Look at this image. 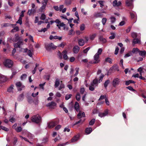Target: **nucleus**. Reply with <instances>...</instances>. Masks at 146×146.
I'll return each mask as SVG.
<instances>
[{
  "label": "nucleus",
  "instance_id": "nucleus-1",
  "mask_svg": "<svg viewBox=\"0 0 146 146\" xmlns=\"http://www.w3.org/2000/svg\"><path fill=\"white\" fill-rule=\"evenodd\" d=\"M102 52V49L101 48H99L97 52L94 56V59L95 61L93 63L91 62L90 63L94 64L99 63L100 61V60L99 59L100 55L101 54Z\"/></svg>",
  "mask_w": 146,
  "mask_h": 146
},
{
  "label": "nucleus",
  "instance_id": "nucleus-2",
  "mask_svg": "<svg viewBox=\"0 0 146 146\" xmlns=\"http://www.w3.org/2000/svg\"><path fill=\"white\" fill-rule=\"evenodd\" d=\"M31 121L37 124H39L41 122V118L38 114L33 115L31 118Z\"/></svg>",
  "mask_w": 146,
  "mask_h": 146
},
{
  "label": "nucleus",
  "instance_id": "nucleus-3",
  "mask_svg": "<svg viewBox=\"0 0 146 146\" xmlns=\"http://www.w3.org/2000/svg\"><path fill=\"white\" fill-rule=\"evenodd\" d=\"M98 86V81L97 79H95L93 80L89 86V89L90 90L93 91L95 88Z\"/></svg>",
  "mask_w": 146,
  "mask_h": 146
},
{
  "label": "nucleus",
  "instance_id": "nucleus-4",
  "mask_svg": "<svg viewBox=\"0 0 146 146\" xmlns=\"http://www.w3.org/2000/svg\"><path fill=\"white\" fill-rule=\"evenodd\" d=\"M45 47L46 49L48 51H49L51 49H55L57 48L56 46H54L53 44L50 43L49 44L45 43Z\"/></svg>",
  "mask_w": 146,
  "mask_h": 146
},
{
  "label": "nucleus",
  "instance_id": "nucleus-5",
  "mask_svg": "<svg viewBox=\"0 0 146 146\" xmlns=\"http://www.w3.org/2000/svg\"><path fill=\"white\" fill-rule=\"evenodd\" d=\"M4 64L5 66L8 68H11L13 65V62L11 60L7 59L4 60Z\"/></svg>",
  "mask_w": 146,
  "mask_h": 146
},
{
  "label": "nucleus",
  "instance_id": "nucleus-6",
  "mask_svg": "<svg viewBox=\"0 0 146 146\" xmlns=\"http://www.w3.org/2000/svg\"><path fill=\"white\" fill-rule=\"evenodd\" d=\"M55 23L57 24L56 26L59 29H60L61 27H64V29L65 30L66 28L64 26L65 24L63 22H61L58 19H56L55 21Z\"/></svg>",
  "mask_w": 146,
  "mask_h": 146
},
{
  "label": "nucleus",
  "instance_id": "nucleus-7",
  "mask_svg": "<svg viewBox=\"0 0 146 146\" xmlns=\"http://www.w3.org/2000/svg\"><path fill=\"white\" fill-rule=\"evenodd\" d=\"M120 82V79L118 78H114L112 82V85L114 87H116L118 85Z\"/></svg>",
  "mask_w": 146,
  "mask_h": 146
},
{
  "label": "nucleus",
  "instance_id": "nucleus-8",
  "mask_svg": "<svg viewBox=\"0 0 146 146\" xmlns=\"http://www.w3.org/2000/svg\"><path fill=\"white\" fill-rule=\"evenodd\" d=\"M56 105V103L54 102H51L46 105V106L51 109L54 108Z\"/></svg>",
  "mask_w": 146,
  "mask_h": 146
},
{
  "label": "nucleus",
  "instance_id": "nucleus-9",
  "mask_svg": "<svg viewBox=\"0 0 146 146\" xmlns=\"http://www.w3.org/2000/svg\"><path fill=\"white\" fill-rule=\"evenodd\" d=\"M133 0H127L125 3L126 5L129 7H130V8L131 9L133 7Z\"/></svg>",
  "mask_w": 146,
  "mask_h": 146
},
{
  "label": "nucleus",
  "instance_id": "nucleus-10",
  "mask_svg": "<svg viewBox=\"0 0 146 146\" xmlns=\"http://www.w3.org/2000/svg\"><path fill=\"white\" fill-rule=\"evenodd\" d=\"M16 85L17 88L18 90L19 91L22 90V89L25 87L23 85L21 82H17Z\"/></svg>",
  "mask_w": 146,
  "mask_h": 146
},
{
  "label": "nucleus",
  "instance_id": "nucleus-11",
  "mask_svg": "<svg viewBox=\"0 0 146 146\" xmlns=\"http://www.w3.org/2000/svg\"><path fill=\"white\" fill-rule=\"evenodd\" d=\"M23 44L22 40H20L16 43L14 44V46L15 48H20L21 45H23Z\"/></svg>",
  "mask_w": 146,
  "mask_h": 146
},
{
  "label": "nucleus",
  "instance_id": "nucleus-12",
  "mask_svg": "<svg viewBox=\"0 0 146 146\" xmlns=\"http://www.w3.org/2000/svg\"><path fill=\"white\" fill-rule=\"evenodd\" d=\"M113 5L114 7H118L120 6L121 5V3L120 1L117 2L116 0H114L113 2Z\"/></svg>",
  "mask_w": 146,
  "mask_h": 146
},
{
  "label": "nucleus",
  "instance_id": "nucleus-13",
  "mask_svg": "<svg viewBox=\"0 0 146 146\" xmlns=\"http://www.w3.org/2000/svg\"><path fill=\"white\" fill-rule=\"evenodd\" d=\"M7 80L6 77L1 74H0V83L5 82Z\"/></svg>",
  "mask_w": 146,
  "mask_h": 146
},
{
  "label": "nucleus",
  "instance_id": "nucleus-14",
  "mask_svg": "<svg viewBox=\"0 0 146 146\" xmlns=\"http://www.w3.org/2000/svg\"><path fill=\"white\" fill-rule=\"evenodd\" d=\"M23 134H25V135H26L29 139H32L33 137V135L27 131H23Z\"/></svg>",
  "mask_w": 146,
  "mask_h": 146
},
{
  "label": "nucleus",
  "instance_id": "nucleus-15",
  "mask_svg": "<svg viewBox=\"0 0 146 146\" xmlns=\"http://www.w3.org/2000/svg\"><path fill=\"white\" fill-rule=\"evenodd\" d=\"M20 40H21V37H19L18 34H15L14 38L13 39V41L15 42Z\"/></svg>",
  "mask_w": 146,
  "mask_h": 146
},
{
  "label": "nucleus",
  "instance_id": "nucleus-16",
  "mask_svg": "<svg viewBox=\"0 0 146 146\" xmlns=\"http://www.w3.org/2000/svg\"><path fill=\"white\" fill-rule=\"evenodd\" d=\"M108 113V110L106 109L104 113H99L98 116L101 117H102L106 116Z\"/></svg>",
  "mask_w": 146,
  "mask_h": 146
},
{
  "label": "nucleus",
  "instance_id": "nucleus-17",
  "mask_svg": "<svg viewBox=\"0 0 146 146\" xmlns=\"http://www.w3.org/2000/svg\"><path fill=\"white\" fill-rule=\"evenodd\" d=\"M80 49V47L78 46H75L73 48V50L75 54L77 53Z\"/></svg>",
  "mask_w": 146,
  "mask_h": 146
},
{
  "label": "nucleus",
  "instance_id": "nucleus-18",
  "mask_svg": "<svg viewBox=\"0 0 146 146\" xmlns=\"http://www.w3.org/2000/svg\"><path fill=\"white\" fill-rule=\"evenodd\" d=\"M56 124L55 122L51 121L48 123V126L49 128H51L54 127Z\"/></svg>",
  "mask_w": 146,
  "mask_h": 146
},
{
  "label": "nucleus",
  "instance_id": "nucleus-19",
  "mask_svg": "<svg viewBox=\"0 0 146 146\" xmlns=\"http://www.w3.org/2000/svg\"><path fill=\"white\" fill-rule=\"evenodd\" d=\"M130 15L132 19H136L137 16L136 13L133 11H131L130 12Z\"/></svg>",
  "mask_w": 146,
  "mask_h": 146
},
{
  "label": "nucleus",
  "instance_id": "nucleus-20",
  "mask_svg": "<svg viewBox=\"0 0 146 146\" xmlns=\"http://www.w3.org/2000/svg\"><path fill=\"white\" fill-rule=\"evenodd\" d=\"M62 54L63 55V57L64 59L65 60L68 59V57L67 55V51L66 50H64L62 52Z\"/></svg>",
  "mask_w": 146,
  "mask_h": 146
},
{
  "label": "nucleus",
  "instance_id": "nucleus-21",
  "mask_svg": "<svg viewBox=\"0 0 146 146\" xmlns=\"http://www.w3.org/2000/svg\"><path fill=\"white\" fill-rule=\"evenodd\" d=\"M49 38L51 40L53 39H58L59 40H60L62 38V37H58L56 36H53L51 35L50 36Z\"/></svg>",
  "mask_w": 146,
  "mask_h": 146
},
{
  "label": "nucleus",
  "instance_id": "nucleus-22",
  "mask_svg": "<svg viewBox=\"0 0 146 146\" xmlns=\"http://www.w3.org/2000/svg\"><path fill=\"white\" fill-rule=\"evenodd\" d=\"M78 117V118H80L82 117H85V114L84 112H82L81 111H79L78 114L77 115Z\"/></svg>",
  "mask_w": 146,
  "mask_h": 146
},
{
  "label": "nucleus",
  "instance_id": "nucleus-23",
  "mask_svg": "<svg viewBox=\"0 0 146 146\" xmlns=\"http://www.w3.org/2000/svg\"><path fill=\"white\" fill-rule=\"evenodd\" d=\"M78 43L80 46H83L85 44V41L83 39H80L78 40Z\"/></svg>",
  "mask_w": 146,
  "mask_h": 146
},
{
  "label": "nucleus",
  "instance_id": "nucleus-24",
  "mask_svg": "<svg viewBox=\"0 0 146 146\" xmlns=\"http://www.w3.org/2000/svg\"><path fill=\"white\" fill-rule=\"evenodd\" d=\"M74 107L75 109L77 111H79L80 107L79 104L77 102H75Z\"/></svg>",
  "mask_w": 146,
  "mask_h": 146
},
{
  "label": "nucleus",
  "instance_id": "nucleus-25",
  "mask_svg": "<svg viewBox=\"0 0 146 146\" xmlns=\"http://www.w3.org/2000/svg\"><path fill=\"white\" fill-rule=\"evenodd\" d=\"M139 54L140 55L143 57L146 56V52L145 51H139Z\"/></svg>",
  "mask_w": 146,
  "mask_h": 146
},
{
  "label": "nucleus",
  "instance_id": "nucleus-26",
  "mask_svg": "<svg viewBox=\"0 0 146 146\" xmlns=\"http://www.w3.org/2000/svg\"><path fill=\"white\" fill-rule=\"evenodd\" d=\"M92 131V129L91 127L87 128L85 130L86 133L87 134H90Z\"/></svg>",
  "mask_w": 146,
  "mask_h": 146
},
{
  "label": "nucleus",
  "instance_id": "nucleus-27",
  "mask_svg": "<svg viewBox=\"0 0 146 146\" xmlns=\"http://www.w3.org/2000/svg\"><path fill=\"white\" fill-rule=\"evenodd\" d=\"M79 136L78 135H76L74 136L71 139V142H73L77 141L79 139Z\"/></svg>",
  "mask_w": 146,
  "mask_h": 146
},
{
  "label": "nucleus",
  "instance_id": "nucleus-28",
  "mask_svg": "<svg viewBox=\"0 0 146 146\" xmlns=\"http://www.w3.org/2000/svg\"><path fill=\"white\" fill-rule=\"evenodd\" d=\"M14 86L13 85H11L7 89V91L8 92L11 93L13 92Z\"/></svg>",
  "mask_w": 146,
  "mask_h": 146
},
{
  "label": "nucleus",
  "instance_id": "nucleus-29",
  "mask_svg": "<svg viewBox=\"0 0 146 146\" xmlns=\"http://www.w3.org/2000/svg\"><path fill=\"white\" fill-rule=\"evenodd\" d=\"M60 80L58 79H57L55 82V84L54 85V87L55 88H56L60 84Z\"/></svg>",
  "mask_w": 146,
  "mask_h": 146
},
{
  "label": "nucleus",
  "instance_id": "nucleus-30",
  "mask_svg": "<svg viewBox=\"0 0 146 146\" xmlns=\"http://www.w3.org/2000/svg\"><path fill=\"white\" fill-rule=\"evenodd\" d=\"M140 40L139 39L135 38L133 39V44H135L137 43H139L140 42Z\"/></svg>",
  "mask_w": 146,
  "mask_h": 146
},
{
  "label": "nucleus",
  "instance_id": "nucleus-31",
  "mask_svg": "<svg viewBox=\"0 0 146 146\" xmlns=\"http://www.w3.org/2000/svg\"><path fill=\"white\" fill-rule=\"evenodd\" d=\"M24 98V96L23 94H20L18 98V100L19 101H21Z\"/></svg>",
  "mask_w": 146,
  "mask_h": 146
},
{
  "label": "nucleus",
  "instance_id": "nucleus-32",
  "mask_svg": "<svg viewBox=\"0 0 146 146\" xmlns=\"http://www.w3.org/2000/svg\"><path fill=\"white\" fill-rule=\"evenodd\" d=\"M110 21L112 23H113L116 21V18L113 16H111L110 18Z\"/></svg>",
  "mask_w": 146,
  "mask_h": 146
},
{
  "label": "nucleus",
  "instance_id": "nucleus-33",
  "mask_svg": "<svg viewBox=\"0 0 146 146\" xmlns=\"http://www.w3.org/2000/svg\"><path fill=\"white\" fill-rule=\"evenodd\" d=\"M35 11L36 10L35 8H32L31 9L29 10L28 13L30 15L31 13H34L35 12Z\"/></svg>",
  "mask_w": 146,
  "mask_h": 146
},
{
  "label": "nucleus",
  "instance_id": "nucleus-34",
  "mask_svg": "<svg viewBox=\"0 0 146 146\" xmlns=\"http://www.w3.org/2000/svg\"><path fill=\"white\" fill-rule=\"evenodd\" d=\"M94 17L97 18L99 17H101L102 16V15L99 13H95L94 14Z\"/></svg>",
  "mask_w": 146,
  "mask_h": 146
},
{
  "label": "nucleus",
  "instance_id": "nucleus-35",
  "mask_svg": "<svg viewBox=\"0 0 146 146\" xmlns=\"http://www.w3.org/2000/svg\"><path fill=\"white\" fill-rule=\"evenodd\" d=\"M96 36V34H94L90 36L89 38L91 40H93Z\"/></svg>",
  "mask_w": 146,
  "mask_h": 146
},
{
  "label": "nucleus",
  "instance_id": "nucleus-36",
  "mask_svg": "<svg viewBox=\"0 0 146 146\" xmlns=\"http://www.w3.org/2000/svg\"><path fill=\"white\" fill-rule=\"evenodd\" d=\"M99 39L100 41L104 43H105L106 42V39L104 38L102 36H100L99 37Z\"/></svg>",
  "mask_w": 146,
  "mask_h": 146
},
{
  "label": "nucleus",
  "instance_id": "nucleus-37",
  "mask_svg": "<svg viewBox=\"0 0 146 146\" xmlns=\"http://www.w3.org/2000/svg\"><path fill=\"white\" fill-rule=\"evenodd\" d=\"M134 81L132 80H129V81H126L125 82V85L127 86L130 83H134Z\"/></svg>",
  "mask_w": 146,
  "mask_h": 146
},
{
  "label": "nucleus",
  "instance_id": "nucleus-38",
  "mask_svg": "<svg viewBox=\"0 0 146 146\" xmlns=\"http://www.w3.org/2000/svg\"><path fill=\"white\" fill-rule=\"evenodd\" d=\"M76 100L78 101H79L80 99V96L79 94L78 93L77 94L76 96Z\"/></svg>",
  "mask_w": 146,
  "mask_h": 146
},
{
  "label": "nucleus",
  "instance_id": "nucleus-39",
  "mask_svg": "<svg viewBox=\"0 0 146 146\" xmlns=\"http://www.w3.org/2000/svg\"><path fill=\"white\" fill-rule=\"evenodd\" d=\"M19 29V27H15L13 29L11 30V32L14 33L18 31Z\"/></svg>",
  "mask_w": 146,
  "mask_h": 146
},
{
  "label": "nucleus",
  "instance_id": "nucleus-40",
  "mask_svg": "<svg viewBox=\"0 0 146 146\" xmlns=\"http://www.w3.org/2000/svg\"><path fill=\"white\" fill-rule=\"evenodd\" d=\"M95 121V119H93L89 122V124L90 125H93Z\"/></svg>",
  "mask_w": 146,
  "mask_h": 146
},
{
  "label": "nucleus",
  "instance_id": "nucleus-41",
  "mask_svg": "<svg viewBox=\"0 0 146 146\" xmlns=\"http://www.w3.org/2000/svg\"><path fill=\"white\" fill-rule=\"evenodd\" d=\"M104 1H98V3L100 4L101 7L102 8L104 6Z\"/></svg>",
  "mask_w": 146,
  "mask_h": 146
},
{
  "label": "nucleus",
  "instance_id": "nucleus-42",
  "mask_svg": "<svg viewBox=\"0 0 146 146\" xmlns=\"http://www.w3.org/2000/svg\"><path fill=\"white\" fill-rule=\"evenodd\" d=\"M15 130L17 132H19L22 131V128L21 127H18L15 128Z\"/></svg>",
  "mask_w": 146,
  "mask_h": 146
},
{
  "label": "nucleus",
  "instance_id": "nucleus-43",
  "mask_svg": "<svg viewBox=\"0 0 146 146\" xmlns=\"http://www.w3.org/2000/svg\"><path fill=\"white\" fill-rule=\"evenodd\" d=\"M111 36H110L109 37V38L110 39H114L115 38V34L114 33H111Z\"/></svg>",
  "mask_w": 146,
  "mask_h": 146
},
{
  "label": "nucleus",
  "instance_id": "nucleus-44",
  "mask_svg": "<svg viewBox=\"0 0 146 146\" xmlns=\"http://www.w3.org/2000/svg\"><path fill=\"white\" fill-rule=\"evenodd\" d=\"M48 0H43L42 2V5L46 7V5Z\"/></svg>",
  "mask_w": 146,
  "mask_h": 146
},
{
  "label": "nucleus",
  "instance_id": "nucleus-45",
  "mask_svg": "<svg viewBox=\"0 0 146 146\" xmlns=\"http://www.w3.org/2000/svg\"><path fill=\"white\" fill-rule=\"evenodd\" d=\"M72 96V95L71 94H66L65 96V99L67 100H68L71 98Z\"/></svg>",
  "mask_w": 146,
  "mask_h": 146
},
{
  "label": "nucleus",
  "instance_id": "nucleus-46",
  "mask_svg": "<svg viewBox=\"0 0 146 146\" xmlns=\"http://www.w3.org/2000/svg\"><path fill=\"white\" fill-rule=\"evenodd\" d=\"M107 21V19L106 18H103L102 21V23L103 25H104L105 24L106 21Z\"/></svg>",
  "mask_w": 146,
  "mask_h": 146
},
{
  "label": "nucleus",
  "instance_id": "nucleus-47",
  "mask_svg": "<svg viewBox=\"0 0 146 146\" xmlns=\"http://www.w3.org/2000/svg\"><path fill=\"white\" fill-rule=\"evenodd\" d=\"M132 55V53L131 52H129L128 53H127L124 56V57L125 58H126L127 57H128L129 56H130Z\"/></svg>",
  "mask_w": 146,
  "mask_h": 146
},
{
  "label": "nucleus",
  "instance_id": "nucleus-48",
  "mask_svg": "<svg viewBox=\"0 0 146 146\" xmlns=\"http://www.w3.org/2000/svg\"><path fill=\"white\" fill-rule=\"evenodd\" d=\"M60 17L62 19H64L66 20H68V19H67V17L65 15L62 14L60 16Z\"/></svg>",
  "mask_w": 146,
  "mask_h": 146
},
{
  "label": "nucleus",
  "instance_id": "nucleus-49",
  "mask_svg": "<svg viewBox=\"0 0 146 146\" xmlns=\"http://www.w3.org/2000/svg\"><path fill=\"white\" fill-rule=\"evenodd\" d=\"M0 128L5 131H8L9 130L8 128L3 126H1Z\"/></svg>",
  "mask_w": 146,
  "mask_h": 146
},
{
  "label": "nucleus",
  "instance_id": "nucleus-50",
  "mask_svg": "<svg viewBox=\"0 0 146 146\" xmlns=\"http://www.w3.org/2000/svg\"><path fill=\"white\" fill-rule=\"evenodd\" d=\"M131 36L133 38H136L137 36V34L136 33L133 32L132 33Z\"/></svg>",
  "mask_w": 146,
  "mask_h": 146
},
{
  "label": "nucleus",
  "instance_id": "nucleus-51",
  "mask_svg": "<svg viewBox=\"0 0 146 146\" xmlns=\"http://www.w3.org/2000/svg\"><path fill=\"white\" fill-rule=\"evenodd\" d=\"M48 141V138L47 137H45L43 138L42 141V143H45L47 142Z\"/></svg>",
  "mask_w": 146,
  "mask_h": 146
},
{
  "label": "nucleus",
  "instance_id": "nucleus-52",
  "mask_svg": "<svg viewBox=\"0 0 146 146\" xmlns=\"http://www.w3.org/2000/svg\"><path fill=\"white\" fill-rule=\"evenodd\" d=\"M109 82L110 81L109 80H107L106 81L104 84V87L106 88L107 87Z\"/></svg>",
  "mask_w": 146,
  "mask_h": 146
},
{
  "label": "nucleus",
  "instance_id": "nucleus-53",
  "mask_svg": "<svg viewBox=\"0 0 146 146\" xmlns=\"http://www.w3.org/2000/svg\"><path fill=\"white\" fill-rule=\"evenodd\" d=\"M9 121L12 123H13L15 121V119L14 117H10Z\"/></svg>",
  "mask_w": 146,
  "mask_h": 146
},
{
  "label": "nucleus",
  "instance_id": "nucleus-54",
  "mask_svg": "<svg viewBox=\"0 0 146 146\" xmlns=\"http://www.w3.org/2000/svg\"><path fill=\"white\" fill-rule=\"evenodd\" d=\"M22 19L21 18L19 17V20L17 22V23H19L20 25H21L22 23Z\"/></svg>",
  "mask_w": 146,
  "mask_h": 146
},
{
  "label": "nucleus",
  "instance_id": "nucleus-55",
  "mask_svg": "<svg viewBox=\"0 0 146 146\" xmlns=\"http://www.w3.org/2000/svg\"><path fill=\"white\" fill-rule=\"evenodd\" d=\"M27 77V75L24 74L22 75L21 77V80H23L25 79Z\"/></svg>",
  "mask_w": 146,
  "mask_h": 146
},
{
  "label": "nucleus",
  "instance_id": "nucleus-56",
  "mask_svg": "<svg viewBox=\"0 0 146 146\" xmlns=\"http://www.w3.org/2000/svg\"><path fill=\"white\" fill-rule=\"evenodd\" d=\"M112 60L111 59L109 58H107L106 59V62H108L110 63H112Z\"/></svg>",
  "mask_w": 146,
  "mask_h": 146
},
{
  "label": "nucleus",
  "instance_id": "nucleus-57",
  "mask_svg": "<svg viewBox=\"0 0 146 146\" xmlns=\"http://www.w3.org/2000/svg\"><path fill=\"white\" fill-rule=\"evenodd\" d=\"M85 29V25L84 24H82L80 27V29L81 31H84Z\"/></svg>",
  "mask_w": 146,
  "mask_h": 146
},
{
  "label": "nucleus",
  "instance_id": "nucleus-58",
  "mask_svg": "<svg viewBox=\"0 0 146 146\" xmlns=\"http://www.w3.org/2000/svg\"><path fill=\"white\" fill-rule=\"evenodd\" d=\"M119 50V47L118 46L116 47L114 53L115 54L117 55L118 54Z\"/></svg>",
  "mask_w": 146,
  "mask_h": 146
},
{
  "label": "nucleus",
  "instance_id": "nucleus-59",
  "mask_svg": "<svg viewBox=\"0 0 146 146\" xmlns=\"http://www.w3.org/2000/svg\"><path fill=\"white\" fill-rule=\"evenodd\" d=\"M46 18V16L44 14H42L40 17V19L42 20H44Z\"/></svg>",
  "mask_w": 146,
  "mask_h": 146
},
{
  "label": "nucleus",
  "instance_id": "nucleus-60",
  "mask_svg": "<svg viewBox=\"0 0 146 146\" xmlns=\"http://www.w3.org/2000/svg\"><path fill=\"white\" fill-rule=\"evenodd\" d=\"M66 44V43L64 42H62L60 44L58 45V46L60 47L63 48L64 46Z\"/></svg>",
  "mask_w": 146,
  "mask_h": 146
},
{
  "label": "nucleus",
  "instance_id": "nucleus-61",
  "mask_svg": "<svg viewBox=\"0 0 146 146\" xmlns=\"http://www.w3.org/2000/svg\"><path fill=\"white\" fill-rule=\"evenodd\" d=\"M90 48L88 47L83 50V52L84 53H87L88 51L90 49Z\"/></svg>",
  "mask_w": 146,
  "mask_h": 146
},
{
  "label": "nucleus",
  "instance_id": "nucleus-62",
  "mask_svg": "<svg viewBox=\"0 0 146 146\" xmlns=\"http://www.w3.org/2000/svg\"><path fill=\"white\" fill-rule=\"evenodd\" d=\"M71 3V0H65V3L66 5H70Z\"/></svg>",
  "mask_w": 146,
  "mask_h": 146
},
{
  "label": "nucleus",
  "instance_id": "nucleus-63",
  "mask_svg": "<svg viewBox=\"0 0 146 146\" xmlns=\"http://www.w3.org/2000/svg\"><path fill=\"white\" fill-rule=\"evenodd\" d=\"M64 84L62 83H61L58 89L59 90H60L64 88Z\"/></svg>",
  "mask_w": 146,
  "mask_h": 146
},
{
  "label": "nucleus",
  "instance_id": "nucleus-64",
  "mask_svg": "<svg viewBox=\"0 0 146 146\" xmlns=\"http://www.w3.org/2000/svg\"><path fill=\"white\" fill-rule=\"evenodd\" d=\"M104 75L103 74H101V76L100 77V80L98 81L99 83L100 82H101L102 81V79H103V77H104Z\"/></svg>",
  "mask_w": 146,
  "mask_h": 146
}]
</instances>
